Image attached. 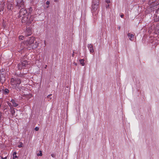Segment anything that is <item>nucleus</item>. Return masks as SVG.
I'll return each instance as SVG.
<instances>
[{"mask_svg": "<svg viewBox=\"0 0 159 159\" xmlns=\"http://www.w3.org/2000/svg\"><path fill=\"white\" fill-rule=\"evenodd\" d=\"M25 6L24 2L23 0H17L16 6L19 8L24 7Z\"/></svg>", "mask_w": 159, "mask_h": 159, "instance_id": "nucleus-5", "label": "nucleus"}, {"mask_svg": "<svg viewBox=\"0 0 159 159\" xmlns=\"http://www.w3.org/2000/svg\"><path fill=\"white\" fill-rule=\"evenodd\" d=\"M51 95H52V94H50L49 95H48V96H47V97L48 98L49 96H50Z\"/></svg>", "mask_w": 159, "mask_h": 159, "instance_id": "nucleus-30", "label": "nucleus"}, {"mask_svg": "<svg viewBox=\"0 0 159 159\" xmlns=\"http://www.w3.org/2000/svg\"><path fill=\"white\" fill-rule=\"evenodd\" d=\"M16 152H14L13 153V159H16V158H17V157L16 156Z\"/></svg>", "mask_w": 159, "mask_h": 159, "instance_id": "nucleus-12", "label": "nucleus"}, {"mask_svg": "<svg viewBox=\"0 0 159 159\" xmlns=\"http://www.w3.org/2000/svg\"><path fill=\"white\" fill-rule=\"evenodd\" d=\"M98 0H93L92 11L94 21L97 19V15L98 13Z\"/></svg>", "mask_w": 159, "mask_h": 159, "instance_id": "nucleus-3", "label": "nucleus"}, {"mask_svg": "<svg viewBox=\"0 0 159 159\" xmlns=\"http://www.w3.org/2000/svg\"><path fill=\"white\" fill-rule=\"evenodd\" d=\"M3 9V7H2L1 8H0V10H2V9Z\"/></svg>", "mask_w": 159, "mask_h": 159, "instance_id": "nucleus-29", "label": "nucleus"}, {"mask_svg": "<svg viewBox=\"0 0 159 159\" xmlns=\"http://www.w3.org/2000/svg\"><path fill=\"white\" fill-rule=\"evenodd\" d=\"M88 47L90 53H93L94 52L93 47L92 44H89L88 45Z\"/></svg>", "mask_w": 159, "mask_h": 159, "instance_id": "nucleus-6", "label": "nucleus"}, {"mask_svg": "<svg viewBox=\"0 0 159 159\" xmlns=\"http://www.w3.org/2000/svg\"><path fill=\"white\" fill-rule=\"evenodd\" d=\"M21 83V80L18 77L12 78L11 79L10 83L12 86V88L17 90H20V84Z\"/></svg>", "mask_w": 159, "mask_h": 159, "instance_id": "nucleus-4", "label": "nucleus"}, {"mask_svg": "<svg viewBox=\"0 0 159 159\" xmlns=\"http://www.w3.org/2000/svg\"><path fill=\"white\" fill-rule=\"evenodd\" d=\"M28 64V62L26 60H25L23 61L21 63V65L22 67H24L26 66V65Z\"/></svg>", "mask_w": 159, "mask_h": 159, "instance_id": "nucleus-9", "label": "nucleus"}, {"mask_svg": "<svg viewBox=\"0 0 159 159\" xmlns=\"http://www.w3.org/2000/svg\"><path fill=\"white\" fill-rule=\"evenodd\" d=\"M123 16H124L123 15V14L121 15H120L121 17L123 18Z\"/></svg>", "mask_w": 159, "mask_h": 159, "instance_id": "nucleus-26", "label": "nucleus"}, {"mask_svg": "<svg viewBox=\"0 0 159 159\" xmlns=\"http://www.w3.org/2000/svg\"><path fill=\"white\" fill-rule=\"evenodd\" d=\"M50 3V2L49 1H47V2H46V4L48 5H49Z\"/></svg>", "mask_w": 159, "mask_h": 159, "instance_id": "nucleus-24", "label": "nucleus"}, {"mask_svg": "<svg viewBox=\"0 0 159 159\" xmlns=\"http://www.w3.org/2000/svg\"><path fill=\"white\" fill-rule=\"evenodd\" d=\"M11 102L12 104V106L14 107H16L18 105V103L13 99H11Z\"/></svg>", "mask_w": 159, "mask_h": 159, "instance_id": "nucleus-8", "label": "nucleus"}, {"mask_svg": "<svg viewBox=\"0 0 159 159\" xmlns=\"http://www.w3.org/2000/svg\"><path fill=\"white\" fill-rule=\"evenodd\" d=\"M106 2L107 3H109L110 2V1L109 0H106Z\"/></svg>", "mask_w": 159, "mask_h": 159, "instance_id": "nucleus-22", "label": "nucleus"}, {"mask_svg": "<svg viewBox=\"0 0 159 159\" xmlns=\"http://www.w3.org/2000/svg\"><path fill=\"white\" fill-rule=\"evenodd\" d=\"M24 37L22 36V35H20V36L19 37V39L20 40H23L24 39Z\"/></svg>", "mask_w": 159, "mask_h": 159, "instance_id": "nucleus-14", "label": "nucleus"}, {"mask_svg": "<svg viewBox=\"0 0 159 159\" xmlns=\"http://www.w3.org/2000/svg\"><path fill=\"white\" fill-rule=\"evenodd\" d=\"M157 13L158 14H159V8L158 9L157 11ZM158 17H159V16H158Z\"/></svg>", "mask_w": 159, "mask_h": 159, "instance_id": "nucleus-25", "label": "nucleus"}, {"mask_svg": "<svg viewBox=\"0 0 159 159\" xmlns=\"http://www.w3.org/2000/svg\"><path fill=\"white\" fill-rule=\"evenodd\" d=\"M74 54L73 53L72 55V57H74Z\"/></svg>", "mask_w": 159, "mask_h": 159, "instance_id": "nucleus-33", "label": "nucleus"}, {"mask_svg": "<svg viewBox=\"0 0 159 159\" xmlns=\"http://www.w3.org/2000/svg\"><path fill=\"white\" fill-rule=\"evenodd\" d=\"M4 159H7V157H4Z\"/></svg>", "mask_w": 159, "mask_h": 159, "instance_id": "nucleus-31", "label": "nucleus"}, {"mask_svg": "<svg viewBox=\"0 0 159 159\" xmlns=\"http://www.w3.org/2000/svg\"><path fill=\"white\" fill-rule=\"evenodd\" d=\"M31 34V31H30H30H29L28 32V33L27 34V36H29Z\"/></svg>", "mask_w": 159, "mask_h": 159, "instance_id": "nucleus-19", "label": "nucleus"}, {"mask_svg": "<svg viewBox=\"0 0 159 159\" xmlns=\"http://www.w3.org/2000/svg\"><path fill=\"white\" fill-rule=\"evenodd\" d=\"M7 104L10 107L11 109L12 107V105H11V103L8 102H7Z\"/></svg>", "mask_w": 159, "mask_h": 159, "instance_id": "nucleus-16", "label": "nucleus"}, {"mask_svg": "<svg viewBox=\"0 0 159 159\" xmlns=\"http://www.w3.org/2000/svg\"><path fill=\"white\" fill-rule=\"evenodd\" d=\"M1 107V104L0 103V108Z\"/></svg>", "mask_w": 159, "mask_h": 159, "instance_id": "nucleus-32", "label": "nucleus"}, {"mask_svg": "<svg viewBox=\"0 0 159 159\" xmlns=\"http://www.w3.org/2000/svg\"><path fill=\"white\" fill-rule=\"evenodd\" d=\"M34 40L35 39L34 37H30L29 40H27L23 43H22L21 45L22 46L23 44L25 45L24 48H26L27 49L29 50H30L31 48H36L38 47L39 43L37 42H35L34 44Z\"/></svg>", "mask_w": 159, "mask_h": 159, "instance_id": "nucleus-2", "label": "nucleus"}, {"mask_svg": "<svg viewBox=\"0 0 159 159\" xmlns=\"http://www.w3.org/2000/svg\"><path fill=\"white\" fill-rule=\"evenodd\" d=\"M55 2H57V0H55Z\"/></svg>", "mask_w": 159, "mask_h": 159, "instance_id": "nucleus-34", "label": "nucleus"}, {"mask_svg": "<svg viewBox=\"0 0 159 159\" xmlns=\"http://www.w3.org/2000/svg\"><path fill=\"white\" fill-rule=\"evenodd\" d=\"M109 5H107L106 6V7L107 8L108 7H109Z\"/></svg>", "mask_w": 159, "mask_h": 159, "instance_id": "nucleus-28", "label": "nucleus"}, {"mask_svg": "<svg viewBox=\"0 0 159 159\" xmlns=\"http://www.w3.org/2000/svg\"><path fill=\"white\" fill-rule=\"evenodd\" d=\"M128 36L129 40L131 41H133L134 38V35L133 34L130 33L128 34Z\"/></svg>", "mask_w": 159, "mask_h": 159, "instance_id": "nucleus-7", "label": "nucleus"}, {"mask_svg": "<svg viewBox=\"0 0 159 159\" xmlns=\"http://www.w3.org/2000/svg\"><path fill=\"white\" fill-rule=\"evenodd\" d=\"M9 90L7 89H5L4 90V92L6 94L8 93H9Z\"/></svg>", "mask_w": 159, "mask_h": 159, "instance_id": "nucleus-17", "label": "nucleus"}, {"mask_svg": "<svg viewBox=\"0 0 159 159\" xmlns=\"http://www.w3.org/2000/svg\"><path fill=\"white\" fill-rule=\"evenodd\" d=\"M84 61V59H81L80 60V63L82 66L84 65L85 63Z\"/></svg>", "mask_w": 159, "mask_h": 159, "instance_id": "nucleus-11", "label": "nucleus"}, {"mask_svg": "<svg viewBox=\"0 0 159 159\" xmlns=\"http://www.w3.org/2000/svg\"><path fill=\"white\" fill-rule=\"evenodd\" d=\"M38 156H42V153L41 151H40L37 154Z\"/></svg>", "mask_w": 159, "mask_h": 159, "instance_id": "nucleus-15", "label": "nucleus"}, {"mask_svg": "<svg viewBox=\"0 0 159 159\" xmlns=\"http://www.w3.org/2000/svg\"><path fill=\"white\" fill-rule=\"evenodd\" d=\"M11 113L12 114V115L13 116L14 115H15V109L14 108H12V109H11Z\"/></svg>", "mask_w": 159, "mask_h": 159, "instance_id": "nucleus-13", "label": "nucleus"}, {"mask_svg": "<svg viewBox=\"0 0 159 159\" xmlns=\"http://www.w3.org/2000/svg\"><path fill=\"white\" fill-rule=\"evenodd\" d=\"M39 128L37 127H36L35 128V130L36 131H38L39 130Z\"/></svg>", "mask_w": 159, "mask_h": 159, "instance_id": "nucleus-21", "label": "nucleus"}, {"mask_svg": "<svg viewBox=\"0 0 159 159\" xmlns=\"http://www.w3.org/2000/svg\"><path fill=\"white\" fill-rule=\"evenodd\" d=\"M23 145V143L22 142L20 143V144L18 145V147L19 148H21L22 147Z\"/></svg>", "mask_w": 159, "mask_h": 159, "instance_id": "nucleus-18", "label": "nucleus"}, {"mask_svg": "<svg viewBox=\"0 0 159 159\" xmlns=\"http://www.w3.org/2000/svg\"><path fill=\"white\" fill-rule=\"evenodd\" d=\"M19 15L22 16L21 21L22 23L27 22L28 24L31 23L34 18V16H31L30 14L27 13V10L24 8H22L20 10Z\"/></svg>", "mask_w": 159, "mask_h": 159, "instance_id": "nucleus-1", "label": "nucleus"}, {"mask_svg": "<svg viewBox=\"0 0 159 159\" xmlns=\"http://www.w3.org/2000/svg\"><path fill=\"white\" fill-rule=\"evenodd\" d=\"M2 114L1 112H0V120H1V118L2 117Z\"/></svg>", "mask_w": 159, "mask_h": 159, "instance_id": "nucleus-20", "label": "nucleus"}, {"mask_svg": "<svg viewBox=\"0 0 159 159\" xmlns=\"http://www.w3.org/2000/svg\"><path fill=\"white\" fill-rule=\"evenodd\" d=\"M7 8L9 10H11L12 8V5L11 3H9L7 5Z\"/></svg>", "mask_w": 159, "mask_h": 159, "instance_id": "nucleus-10", "label": "nucleus"}, {"mask_svg": "<svg viewBox=\"0 0 159 159\" xmlns=\"http://www.w3.org/2000/svg\"><path fill=\"white\" fill-rule=\"evenodd\" d=\"M18 68L19 70H20L22 68H20V66L18 64Z\"/></svg>", "mask_w": 159, "mask_h": 159, "instance_id": "nucleus-23", "label": "nucleus"}, {"mask_svg": "<svg viewBox=\"0 0 159 159\" xmlns=\"http://www.w3.org/2000/svg\"><path fill=\"white\" fill-rule=\"evenodd\" d=\"M51 156L52 157H54V155L53 154H51Z\"/></svg>", "mask_w": 159, "mask_h": 159, "instance_id": "nucleus-27", "label": "nucleus"}]
</instances>
